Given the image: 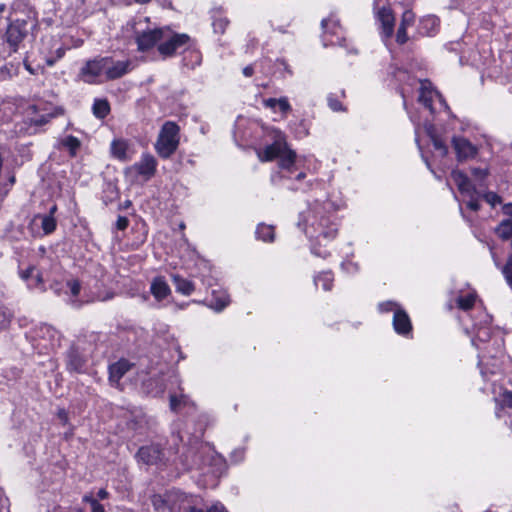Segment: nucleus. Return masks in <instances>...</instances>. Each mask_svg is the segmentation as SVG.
Returning <instances> with one entry per match:
<instances>
[{
    "label": "nucleus",
    "instance_id": "f257e3e1",
    "mask_svg": "<svg viewBox=\"0 0 512 512\" xmlns=\"http://www.w3.org/2000/svg\"><path fill=\"white\" fill-rule=\"evenodd\" d=\"M298 226L303 227L305 234L311 239L315 240L316 244L312 246V253L316 256L326 258L329 255L327 250H321L323 242L333 240L337 233V224L328 216L324 214V208L316 205L309 208L307 211L300 214Z\"/></svg>",
    "mask_w": 512,
    "mask_h": 512
},
{
    "label": "nucleus",
    "instance_id": "f03ea898",
    "mask_svg": "<svg viewBox=\"0 0 512 512\" xmlns=\"http://www.w3.org/2000/svg\"><path fill=\"white\" fill-rule=\"evenodd\" d=\"M179 145V127L176 123L165 122L160 130L155 149L162 158H169Z\"/></svg>",
    "mask_w": 512,
    "mask_h": 512
},
{
    "label": "nucleus",
    "instance_id": "7ed1b4c3",
    "mask_svg": "<svg viewBox=\"0 0 512 512\" xmlns=\"http://www.w3.org/2000/svg\"><path fill=\"white\" fill-rule=\"evenodd\" d=\"M451 178L461 194L462 201L466 203L469 209L477 211L480 207L481 194L472 186L468 177L459 170H453Z\"/></svg>",
    "mask_w": 512,
    "mask_h": 512
},
{
    "label": "nucleus",
    "instance_id": "20e7f679",
    "mask_svg": "<svg viewBox=\"0 0 512 512\" xmlns=\"http://www.w3.org/2000/svg\"><path fill=\"white\" fill-rule=\"evenodd\" d=\"M418 101L427 108L431 114L436 112V107H434L435 103H438L441 108L444 110H448L449 107L442 97L437 91L433 90L431 87V83L427 80L420 82V91Z\"/></svg>",
    "mask_w": 512,
    "mask_h": 512
},
{
    "label": "nucleus",
    "instance_id": "39448f33",
    "mask_svg": "<svg viewBox=\"0 0 512 512\" xmlns=\"http://www.w3.org/2000/svg\"><path fill=\"white\" fill-rule=\"evenodd\" d=\"M108 57L96 58L94 60L87 61L82 67L80 75L82 79L87 83H96V79L104 72L106 74V63Z\"/></svg>",
    "mask_w": 512,
    "mask_h": 512
},
{
    "label": "nucleus",
    "instance_id": "423d86ee",
    "mask_svg": "<svg viewBox=\"0 0 512 512\" xmlns=\"http://www.w3.org/2000/svg\"><path fill=\"white\" fill-rule=\"evenodd\" d=\"M163 40L165 41L159 44L158 51L164 57H171L180 47L189 42L190 37L184 33L174 34L171 37H168L167 33H165V38Z\"/></svg>",
    "mask_w": 512,
    "mask_h": 512
},
{
    "label": "nucleus",
    "instance_id": "0eeeda50",
    "mask_svg": "<svg viewBox=\"0 0 512 512\" xmlns=\"http://www.w3.org/2000/svg\"><path fill=\"white\" fill-rule=\"evenodd\" d=\"M26 22L24 20H16L12 22L6 30V41L12 48V52L18 50V45L26 37Z\"/></svg>",
    "mask_w": 512,
    "mask_h": 512
},
{
    "label": "nucleus",
    "instance_id": "6e6552de",
    "mask_svg": "<svg viewBox=\"0 0 512 512\" xmlns=\"http://www.w3.org/2000/svg\"><path fill=\"white\" fill-rule=\"evenodd\" d=\"M321 25L324 30L325 41H328L331 45H343V31L337 19H335L334 17L324 19Z\"/></svg>",
    "mask_w": 512,
    "mask_h": 512
},
{
    "label": "nucleus",
    "instance_id": "1a4fd4ad",
    "mask_svg": "<svg viewBox=\"0 0 512 512\" xmlns=\"http://www.w3.org/2000/svg\"><path fill=\"white\" fill-rule=\"evenodd\" d=\"M165 33H168V31L162 28L147 30L140 33L136 39L138 49L140 51H147L151 49L156 43L165 38Z\"/></svg>",
    "mask_w": 512,
    "mask_h": 512
},
{
    "label": "nucleus",
    "instance_id": "9d476101",
    "mask_svg": "<svg viewBox=\"0 0 512 512\" xmlns=\"http://www.w3.org/2000/svg\"><path fill=\"white\" fill-rule=\"evenodd\" d=\"M452 144L459 161L473 158L478 152L477 147L463 137H454Z\"/></svg>",
    "mask_w": 512,
    "mask_h": 512
},
{
    "label": "nucleus",
    "instance_id": "9b49d317",
    "mask_svg": "<svg viewBox=\"0 0 512 512\" xmlns=\"http://www.w3.org/2000/svg\"><path fill=\"white\" fill-rule=\"evenodd\" d=\"M132 62L130 60L114 61L111 57H108L106 63V79L114 80L121 78L131 71Z\"/></svg>",
    "mask_w": 512,
    "mask_h": 512
},
{
    "label": "nucleus",
    "instance_id": "f8f14e48",
    "mask_svg": "<svg viewBox=\"0 0 512 512\" xmlns=\"http://www.w3.org/2000/svg\"><path fill=\"white\" fill-rule=\"evenodd\" d=\"M394 330L403 336L411 332L412 325L408 314L402 309H396L393 316Z\"/></svg>",
    "mask_w": 512,
    "mask_h": 512
},
{
    "label": "nucleus",
    "instance_id": "ddd939ff",
    "mask_svg": "<svg viewBox=\"0 0 512 512\" xmlns=\"http://www.w3.org/2000/svg\"><path fill=\"white\" fill-rule=\"evenodd\" d=\"M163 452L159 446L150 445L141 447L137 453V457L145 464H155L162 458Z\"/></svg>",
    "mask_w": 512,
    "mask_h": 512
},
{
    "label": "nucleus",
    "instance_id": "4468645a",
    "mask_svg": "<svg viewBox=\"0 0 512 512\" xmlns=\"http://www.w3.org/2000/svg\"><path fill=\"white\" fill-rule=\"evenodd\" d=\"M288 149L286 143L281 140L275 141L273 144L267 146L263 152L258 153L261 161H271L280 156Z\"/></svg>",
    "mask_w": 512,
    "mask_h": 512
},
{
    "label": "nucleus",
    "instance_id": "2eb2a0df",
    "mask_svg": "<svg viewBox=\"0 0 512 512\" xmlns=\"http://www.w3.org/2000/svg\"><path fill=\"white\" fill-rule=\"evenodd\" d=\"M131 369V364L127 360H119L109 367V380L118 386L120 379Z\"/></svg>",
    "mask_w": 512,
    "mask_h": 512
},
{
    "label": "nucleus",
    "instance_id": "dca6fc26",
    "mask_svg": "<svg viewBox=\"0 0 512 512\" xmlns=\"http://www.w3.org/2000/svg\"><path fill=\"white\" fill-rule=\"evenodd\" d=\"M378 18L382 24V33L386 38H390L394 32V15L390 8L382 7L378 11Z\"/></svg>",
    "mask_w": 512,
    "mask_h": 512
},
{
    "label": "nucleus",
    "instance_id": "f3484780",
    "mask_svg": "<svg viewBox=\"0 0 512 512\" xmlns=\"http://www.w3.org/2000/svg\"><path fill=\"white\" fill-rule=\"evenodd\" d=\"M150 292L157 301H162L170 295L171 289L163 277H156L151 282Z\"/></svg>",
    "mask_w": 512,
    "mask_h": 512
},
{
    "label": "nucleus",
    "instance_id": "a211bd4d",
    "mask_svg": "<svg viewBox=\"0 0 512 512\" xmlns=\"http://www.w3.org/2000/svg\"><path fill=\"white\" fill-rule=\"evenodd\" d=\"M156 166L157 161L150 154L143 155L141 160L135 165L138 173L146 176L147 178H150L155 174Z\"/></svg>",
    "mask_w": 512,
    "mask_h": 512
},
{
    "label": "nucleus",
    "instance_id": "6ab92c4d",
    "mask_svg": "<svg viewBox=\"0 0 512 512\" xmlns=\"http://www.w3.org/2000/svg\"><path fill=\"white\" fill-rule=\"evenodd\" d=\"M415 15L412 11L406 10L402 15V20L397 31V42L403 44L407 41L406 29L414 23Z\"/></svg>",
    "mask_w": 512,
    "mask_h": 512
},
{
    "label": "nucleus",
    "instance_id": "aec40b11",
    "mask_svg": "<svg viewBox=\"0 0 512 512\" xmlns=\"http://www.w3.org/2000/svg\"><path fill=\"white\" fill-rule=\"evenodd\" d=\"M230 302L229 296L225 291H216L212 293V299L208 306L216 312L222 311Z\"/></svg>",
    "mask_w": 512,
    "mask_h": 512
},
{
    "label": "nucleus",
    "instance_id": "412c9836",
    "mask_svg": "<svg viewBox=\"0 0 512 512\" xmlns=\"http://www.w3.org/2000/svg\"><path fill=\"white\" fill-rule=\"evenodd\" d=\"M127 150L128 142L126 140L116 139L111 143L112 155L121 161L129 160L130 157L128 156Z\"/></svg>",
    "mask_w": 512,
    "mask_h": 512
},
{
    "label": "nucleus",
    "instance_id": "4be33fe9",
    "mask_svg": "<svg viewBox=\"0 0 512 512\" xmlns=\"http://www.w3.org/2000/svg\"><path fill=\"white\" fill-rule=\"evenodd\" d=\"M425 130L433 143L434 149L438 151L439 155L444 157L448 154V147L444 141L435 135L434 128L431 124L425 126Z\"/></svg>",
    "mask_w": 512,
    "mask_h": 512
},
{
    "label": "nucleus",
    "instance_id": "5701e85b",
    "mask_svg": "<svg viewBox=\"0 0 512 512\" xmlns=\"http://www.w3.org/2000/svg\"><path fill=\"white\" fill-rule=\"evenodd\" d=\"M152 504L155 510L161 512L166 509H170L174 511L176 509L175 505L172 503V494L167 495V498H164L161 495H154L152 497Z\"/></svg>",
    "mask_w": 512,
    "mask_h": 512
},
{
    "label": "nucleus",
    "instance_id": "b1692460",
    "mask_svg": "<svg viewBox=\"0 0 512 512\" xmlns=\"http://www.w3.org/2000/svg\"><path fill=\"white\" fill-rule=\"evenodd\" d=\"M172 279H173V283L175 285L176 291L185 296L190 295L195 289L194 284L191 281L184 279V278L180 277L179 275H173Z\"/></svg>",
    "mask_w": 512,
    "mask_h": 512
},
{
    "label": "nucleus",
    "instance_id": "393cba45",
    "mask_svg": "<svg viewBox=\"0 0 512 512\" xmlns=\"http://www.w3.org/2000/svg\"><path fill=\"white\" fill-rule=\"evenodd\" d=\"M35 272L36 268L34 266H30L26 270H22L20 272V276L23 280L30 281L28 284L30 287H37L42 283L41 275Z\"/></svg>",
    "mask_w": 512,
    "mask_h": 512
},
{
    "label": "nucleus",
    "instance_id": "a878e982",
    "mask_svg": "<svg viewBox=\"0 0 512 512\" xmlns=\"http://www.w3.org/2000/svg\"><path fill=\"white\" fill-rule=\"evenodd\" d=\"M495 232L502 240H509L512 238V218L505 219L495 229Z\"/></svg>",
    "mask_w": 512,
    "mask_h": 512
},
{
    "label": "nucleus",
    "instance_id": "bb28decb",
    "mask_svg": "<svg viewBox=\"0 0 512 512\" xmlns=\"http://www.w3.org/2000/svg\"><path fill=\"white\" fill-rule=\"evenodd\" d=\"M110 111V106L107 100L98 99L93 104V113L97 118H105Z\"/></svg>",
    "mask_w": 512,
    "mask_h": 512
},
{
    "label": "nucleus",
    "instance_id": "cd10ccee",
    "mask_svg": "<svg viewBox=\"0 0 512 512\" xmlns=\"http://www.w3.org/2000/svg\"><path fill=\"white\" fill-rule=\"evenodd\" d=\"M295 157H296L295 153L292 150L287 149L280 156V163H279L280 168L290 172L292 170L293 165H294Z\"/></svg>",
    "mask_w": 512,
    "mask_h": 512
},
{
    "label": "nucleus",
    "instance_id": "c85d7f7f",
    "mask_svg": "<svg viewBox=\"0 0 512 512\" xmlns=\"http://www.w3.org/2000/svg\"><path fill=\"white\" fill-rule=\"evenodd\" d=\"M257 237L263 241H273L274 228L273 226L260 224L256 230Z\"/></svg>",
    "mask_w": 512,
    "mask_h": 512
},
{
    "label": "nucleus",
    "instance_id": "c756f323",
    "mask_svg": "<svg viewBox=\"0 0 512 512\" xmlns=\"http://www.w3.org/2000/svg\"><path fill=\"white\" fill-rule=\"evenodd\" d=\"M333 283V275L331 272H323L315 278L316 286L321 285L322 289L328 291L331 289Z\"/></svg>",
    "mask_w": 512,
    "mask_h": 512
},
{
    "label": "nucleus",
    "instance_id": "7c9ffc66",
    "mask_svg": "<svg viewBox=\"0 0 512 512\" xmlns=\"http://www.w3.org/2000/svg\"><path fill=\"white\" fill-rule=\"evenodd\" d=\"M61 144L63 147L67 148L72 156H74L77 150L80 148V140L74 136H67L62 141Z\"/></svg>",
    "mask_w": 512,
    "mask_h": 512
},
{
    "label": "nucleus",
    "instance_id": "2f4dec72",
    "mask_svg": "<svg viewBox=\"0 0 512 512\" xmlns=\"http://www.w3.org/2000/svg\"><path fill=\"white\" fill-rule=\"evenodd\" d=\"M476 300L475 293H469L466 296H459L457 298V305L462 310H469L474 306Z\"/></svg>",
    "mask_w": 512,
    "mask_h": 512
},
{
    "label": "nucleus",
    "instance_id": "473e14b6",
    "mask_svg": "<svg viewBox=\"0 0 512 512\" xmlns=\"http://www.w3.org/2000/svg\"><path fill=\"white\" fill-rule=\"evenodd\" d=\"M41 219V227L45 234H50L56 229V220L52 215H43Z\"/></svg>",
    "mask_w": 512,
    "mask_h": 512
},
{
    "label": "nucleus",
    "instance_id": "72a5a7b5",
    "mask_svg": "<svg viewBox=\"0 0 512 512\" xmlns=\"http://www.w3.org/2000/svg\"><path fill=\"white\" fill-rule=\"evenodd\" d=\"M68 368L71 371L80 372L83 368L84 361L74 352L69 355Z\"/></svg>",
    "mask_w": 512,
    "mask_h": 512
},
{
    "label": "nucleus",
    "instance_id": "f704fd0d",
    "mask_svg": "<svg viewBox=\"0 0 512 512\" xmlns=\"http://www.w3.org/2000/svg\"><path fill=\"white\" fill-rule=\"evenodd\" d=\"M82 500L91 506V512H105L104 506L92 494H85Z\"/></svg>",
    "mask_w": 512,
    "mask_h": 512
},
{
    "label": "nucleus",
    "instance_id": "c9c22d12",
    "mask_svg": "<svg viewBox=\"0 0 512 512\" xmlns=\"http://www.w3.org/2000/svg\"><path fill=\"white\" fill-rule=\"evenodd\" d=\"M439 25V20L435 16H427L421 21V26L426 30V33L434 31Z\"/></svg>",
    "mask_w": 512,
    "mask_h": 512
},
{
    "label": "nucleus",
    "instance_id": "e433bc0d",
    "mask_svg": "<svg viewBox=\"0 0 512 512\" xmlns=\"http://www.w3.org/2000/svg\"><path fill=\"white\" fill-rule=\"evenodd\" d=\"M188 399L185 395H180L179 397L176 395L170 396V408L173 411H178L180 407L183 405H187Z\"/></svg>",
    "mask_w": 512,
    "mask_h": 512
},
{
    "label": "nucleus",
    "instance_id": "4c0bfd02",
    "mask_svg": "<svg viewBox=\"0 0 512 512\" xmlns=\"http://www.w3.org/2000/svg\"><path fill=\"white\" fill-rule=\"evenodd\" d=\"M502 273L508 283V285L512 288V256H510L502 269Z\"/></svg>",
    "mask_w": 512,
    "mask_h": 512
},
{
    "label": "nucleus",
    "instance_id": "58836bf2",
    "mask_svg": "<svg viewBox=\"0 0 512 512\" xmlns=\"http://www.w3.org/2000/svg\"><path fill=\"white\" fill-rule=\"evenodd\" d=\"M229 21L226 18H217L213 21V29L216 33H224Z\"/></svg>",
    "mask_w": 512,
    "mask_h": 512
},
{
    "label": "nucleus",
    "instance_id": "ea45409f",
    "mask_svg": "<svg viewBox=\"0 0 512 512\" xmlns=\"http://www.w3.org/2000/svg\"><path fill=\"white\" fill-rule=\"evenodd\" d=\"M11 319V314L4 308H0V327L5 328Z\"/></svg>",
    "mask_w": 512,
    "mask_h": 512
},
{
    "label": "nucleus",
    "instance_id": "a19ab883",
    "mask_svg": "<svg viewBox=\"0 0 512 512\" xmlns=\"http://www.w3.org/2000/svg\"><path fill=\"white\" fill-rule=\"evenodd\" d=\"M277 102V107L283 114H286L289 111H291V105L286 97L279 98Z\"/></svg>",
    "mask_w": 512,
    "mask_h": 512
},
{
    "label": "nucleus",
    "instance_id": "79ce46f5",
    "mask_svg": "<svg viewBox=\"0 0 512 512\" xmlns=\"http://www.w3.org/2000/svg\"><path fill=\"white\" fill-rule=\"evenodd\" d=\"M378 307H379V310L381 312H388V311H394L395 312L396 309H399L397 304L392 302V301L382 302V303L379 304Z\"/></svg>",
    "mask_w": 512,
    "mask_h": 512
},
{
    "label": "nucleus",
    "instance_id": "37998d69",
    "mask_svg": "<svg viewBox=\"0 0 512 512\" xmlns=\"http://www.w3.org/2000/svg\"><path fill=\"white\" fill-rule=\"evenodd\" d=\"M67 285H68V287L70 289V292H71L72 296L76 297V296L79 295L80 290H81V286H80V283L77 280L68 281Z\"/></svg>",
    "mask_w": 512,
    "mask_h": 512
},
{
    "label": "nucleus",
    "instance_id": "c03bdc74",
    "mask_svg": "<svg viewBox=\"0 0 512 512\" xmlns=\"http://www.w3.org/2000/svg\"><path fill=\"white\" fill-rule=\"evenodd\" d=\"M328 105L335 112L343 110L342 104L337 99L333 98L332 96L328 97Z\"/></svg>",
    "mask_w": 512,
    "mask_h": 512
},
{
    "label": "nucleus",
    "instance_id": "a18cd8bd",
    "mask_svg": "<svg viewBox=\"0 0 512 512\" xmlns=\"http://www.w3.org/2000/svg\"><path fill=\"white\" fill-rule=\"evenodd\" d=\"M484 198L493 207L500 202V197L493 192L485 194Z\"/></svg>",
    "mask_w": 512,
    "mask_h": 512
},
{
    "label": "nucleus",
    "instance_id": "49530a36",
    "mask_svg": "<svg viewBox=\"0 0 512 512\" xmlns=\"http://www.w3.org/2000/svg\"><path fill=\"white\" fill-rule=\"evenodd\" d=\"M501 402L504 406L512 408V392L505 391L501 396Z\"/></svg>",
    "mask_w": 512,
    "mask_h": 512
},
{
    "label": "nucleus",
    "instance_id": "de8ad7c7",
    "mask_svg": "<svg viewBox=\"0 0 512 512\" xmlns=\"http://www.w3.org/2000/svg\"><path fill=\"white\" fill-rule=\"evenodd\" d=\"M129 220L125 216H119L116 221V228L118 230H125L128 227Z\"/></svg>",
    "mask_w": 512,
    "mask_h": 512
},
{
    "label": "nucleus",
    "instance_id": "09e8293b",
    "mask_svg": "<svg viewBox=\"0 0 512 512\" xmlns=\"http://www.w3.org/2000/svg\"><path fill=\"white\" fill-rule=\"evenodd\" d=\"M490 337V331L488 328H481L477 332L476 339L479 341H486Z\"/></svg>",
    "mask_w": 512,
    "mask_h": 512
},
{
    "label": "nucleus",
    "instance_id": "8fccbe9b",
    "mask_svg": "<svg viewBox=\"0 0 512 512\" xmlns=\"http://www.w3.org/2000/svg\"><path fill=\"white\" fill-rule=\"evenodd\" d=\"M471 173L476 179H483L487 176V170L482 168H473Z\"/></svg>",
    "mask_w": 512,
    "mask_h": 512
},
{
    "label": "nucleus",
    "instance_id": "3c124183",
    "mask_svg": "<svg viewBox=\"0 0 512 512\" xmlns=\"http://www.w3.org/2000/svg\"><path fill=\"white\" fill-rule=\"evenodd\" d=\"M277 101H278V99H276V98H268V99L263 100V105L266 108H269V109L275 111V108L278 105Z\"/></svg>",
    "mask_w": 512,
    "mask_h": 512
},
{
    "label": "nucleus",
    "instance_id": "603ef678",
    "mask_svg": "<svg viewBox=\"0 0 512 512\" xmlns=\"http://www.w3.org/2000/svg\"><path fill=\"white\" fill-rule=\"evenodd\" d=\"M11 68H12V66L9 67L8 65H5V66L1 67L0 68V76L3 79L11 77L12 76Z\"/></svg>",
    "mask_w": 512,
    "mask_h": 512
},
{
    "label": "nucleus",
    "instance_id": "864d4df0",
    "mask_svg": "<svg viewBox=\"0 0 512 512\" xmlns=\"http://www.w3.org/2000/svg\"><path fill=\"white\" fill-rule=\"evenodd\" d=\"M208 512H227L225 507L220 504V503H217L215 505H213L209 510Z\"/></svg>",
    "mask_w": 512,
    "mask_h": 512
},
{
    "label": "nucleus",
    "instance_id": "5fc2aeb1",
    "mask_svg": "<svg viewBox=\"0 0 512 512\" xmlns=\"http://www.w3.org/2000/svg\"><path fill=\"white\" fill-rule=\"evenodd\" d=\"M58 418L63 424H66L68 421V414L64 409L58 411Z\"/></svg>",
    "mask_w": 512,
    "mask_h": 512
},
{
    "label": "nucleus",
    "instance_id": "6e6d98bb",
    "mask_svg": "<svg viewBox=\"0 0 512 512\" xmlns=\"http://www.w3.org/2000/svg\"><path fill=\"white\" fill-rule=\"evenodd\" d=\"M50 116H41L39 118H35L33 121L36 125H43L49 121Z\"/></svg>",
    "mask_w": 512,
    "mask_h": 512
},
{
    "label": "nucleus",
    "instance_id": "4d7b16f0",
    "mask_svg": "<svg viewBox=\"0 0 512 512\" xmlns=\"http://www.w3.org/2000/svg\"><path fill=\"white\" fill-rule=\"evenodd\" d=\"M109 496V493L107 490L105 489H100L98 492H97V498L98 500H104L106 498H108Z\"/></svg>",
    "mask_w": 512,
    "mask_h": 512
},
{
    "label": "nucleus",
    "instance_id": "13d9d810",
    "mask_svg": "<svg viewBox=\"0 0 512 512\" xmlns=\"http://www.w3.org/2000/svg\"><path fill=\"white\" fill-rule=\"evenodd\" d=\"M254 73V68L252 65H248L243 69V75L245 77H251Z\"/></svg>",
    "mask_w": 512,
    "mask_h": 512
},
{
    "label": "nucleus",
    "instance_id": "bf43d9fd",
    "mask_svg": "<svg viewBox=\"0 0 512 512\" xmlns=\"http://www.w3.org/2000/svg\"><path fill=\"white\" fill-rule=\"evenodd\" d=\"M503 212L512 218V203L504 205Z\"/></svg>",
    "mask_w": 512,
    "mask_h": 512
},
{
    "label": "nucleus",
    "instance_id": "052dcab7",
    "mask_svg": "<svg viewBox=\"0 0 512 512\" xmlns=\"http://www.w3.org/2000/svg\"><path fill=\"white\" fill-rule=\"evenodd\" d=\"M305 176H306V174L304 172H300V173L297 174L296 179L297 180H302V179L305 178Z\"/></svg>",
    "mask_w": 512,
    "mask_h": 512
},
{
    "label": "nucleus",
    "instance_id": "680f3d73",
    "mask_svg": "<svg viewBox=\"0 0 512 512\" xmlns=\"http://www.w3.org/2000/svg\"><path fill=\"white\" fill-rule=\"evenodd\" d=\"M57 210V206L56 205H53L50 210H49V214L48 215H54V213L56 212Z\"/></svg>",
    "mask_w": 512,
    "mask_h": 512
},
{
    "label": "nucleus",
    "instance_id": "e2e57ef3",
    "mask_svg": "<svg viewBox=\"0 0 512 512\" xmlns=\"http://www.w3.org/2000/svg\"><path fill=\"white\" fill-rule=\"evenodd\" d=\"M136 3H139V4H147L149 3L151 0H134Z\"/></svg>",
    "mask_w": 512,
    "mask_h": 512
},
{
    "label": "nucleus",
    "instance_id": "0e129e2a",
    "mask_svg": "<svg viewBox=\"0 0 512 512\" xmlns=\"http://www.w3.org/2000/svg\"><path fill=\"white\" fill-rule=\"evenodd\" d=\"M186 306H187V304H186V303H183V304H179V305H177V307H178L179 309H184Z\"/></svg>",
    "mask_w": 512,
    "mask_h": 512
},
{
    "label": "nucleus",
    "instance_id": "69168bd1",
    "mask_svg": "<svg viewBox=\"0 0 512 512\" xmlns=\"http://www.w3.org/2000/svg\"><path fill=\"white\" fill-rule=\"evenodd\" d=\"M490 250H492V248H490ZM491 254H492V258L494 259L495 264L498 266V262L496 261L493 251H491Z\"/></svg>",
    "mask_w": 512,
    "mask_h": 512
},
{
    "label": "nucleus",
    "instance_id": "338daca9",
    "mask_svg": "<svg viewBox=\"0 0 512 512\" xmlns=\"http://www.w3.org/2000/svg\"><path fill=\"white\" fill-rule=\"evenodd\" d=\"M347 266H350V267L354 268L355 270H357V266L352 263H348Z\"/></svg>",
    "mask_w": 512,
    "mask_h": 512
},
{
    "label": "nucleus",
    "instance_id": "774afa93",
    "mask_svg": "<svg viewBox=\"0 0 512 512\" xmlns=\"http://www.w3.org/2000/svg\"><path fill=\"white\" fill-rule=\"evenodd\" d=\"M47 64H48L49 66H52V65L54 64V61H53V60H47Z\"/></svg>",
    "mask_w": 512,
    "mask_h": 512
}]
</instances>
